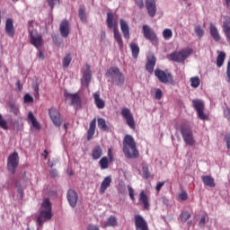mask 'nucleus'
<instances>
[{
  "instance_id": "ea45409f",
  "label": "nucleus",
  "mask_w": 230,
  "mask_h": 230,
  "mask_svg": "<svg viewBox=\"0 0 230 230\" xmlns=\"http://www.w3.org/2000/svg\"><path fill=\"white\" fill-rule=\"evenodd\" d=\"M163 37L165 40H170L173 37V31L171 29H164L163 31Z\"/></svg>"
},
{
  "instance_id": "a18cd8bd",
  "label": "nucleus",
  "mask_w": 230,
  "mask_h": 230,
  "mask_svg": "<svg viewBox=\"0 0 230 230\" xmlns=\"http://www.w3.org/2000/svg\"><path fill=\"white\" fill-rule=\"evenodd\" d=\"M0 127L4 130H8V122L3 119V115L0 114Z\"/></svg>"
},
{
  "instance_id": "393cba45",
  "label": "nucleus",
  "mask_w": 230,
  "mask_h": 230,
  "mask_svg": "<svg viewBox=\"0 0 230 230\" xmlns=\"http://www.w3.org/2000/svg\"><path fill=\"white\" fill-rule=\"evenodd\" d=\"M209 31L212 39H214L216 42H219L220 39L222 38L220 36V32H218V29L217 26H215V24L210 23Z\"/></svg>"
},
{
  "instance_id": "bf43d9fd",
  "label": "nucleus",
  "mask_w": 230,
  "mask_h": 230,
  "mask_svg": "<svg viewBox=\"0 0 230 230\" xmlns=\"http://www.w3.org/2000/svg\"><path fill=\"white\" fill-rule=\"evenodd\" d=\"M225 140H226L227 148H230V135H226L225 137Z\"/></svg>"
},
{
  "instance_id": "5701e85b",
  "label": "nucleus",
  "mask_w": 230,
  "mask_h": 230,
  "mask_svg": "<svg viewBox=\"0 0 230 230\" xmlns=\"http://www.w3.org/2000/svg\"><path fill=\"white\" fill-rule=\"evenodd\" d=\"M120 30L124 35V39H130V28L128 27V23L123 19L120 20Z\"/></svg>"
},
{
  "instance_id": "de8ad7c7",
  "label": "nucleus",
  "mask_w": 230,
  "mask_h": 230,
  "mask_svg": "<svg viewBox=\"0 0 230 230\" xmlns=\"http://www.w3.org/2000/svg\"><path fill=\"white\" fill-rule=\"evenodd\" d=\"M49 6H50L51 10L55 8V4H58L60 3V0H47Z\"/></svg>"
},
{
  "instance_id": "6ab92c4d",
  "label": "nucleus",
  "mask_w": 230,
  "mask_h": 230,
  "mask_svg": "<svg viewBox=\"0 0 230 230\" xmlns=\"http://www.w3.org/2000/svg\"><path fill=\"white\" fill-rule=\"evenodd\" d=\"M91 66L86 65L84 73L83 74V77L81 79L82 85L85 87H89V84L91 83Z\"/></svg>"
},
{
  "instance_id": "9d476101",
  "label": "nucleus",
  "mask_w": 230,
  "mask_h": 230,
  "mask_svg": "<svg viewBox=\"0 0 230 230\" xmlns=\"http://www.w3.org/2000/svg\"><path fill=\"white\" fill-rule=\"evenodd\" d=\"M64 96L66 100H70L72 105H74L76 110L82 109V98H80L78 93H69L67 91H65Z\"/></svg>"
},
{
  "instance_id": "5fc2aeb1",
  "label": "nucleus",
  "mask_w": 230,
  "mask_h": 230,
  "mask_svg": "<svg viewBox=\"0 0 230 230\" xmlns=\"http://www.w3.org/2000/svg\"><path fill=\"white\" fill-rule=\"evenodd\" d=\"M164 186V181H159L155 187L156 191H161V188H163Z\"/></svg>"
},
{
  "instance_id": "4be33fe9",
  "label": "nucleus",
  "mask_w": 230,
  "mask_h": 230,
  "mask_svg": "<svg viewBox=\"0 0 230 230\" xmlns=\"http://www.w3.org/2000/svg\"><path fill=\"white\" fill-rule=\"evenodd\" d=\"M111 183H112V177H111V176L105 177L104 180L101 183V187L99 190L100 193L101 194L105 193V191H107V188H109Z\"/></svg>"
},
{
  "instance_id": "79ce46f5",
  "label": "nucleus",
  "mask_w": 230,
  "mask_h": 230,
  "mask_svg": "<svg viewBox=\"0 0 230 230\" xmlns=\"http://www.w3.org/2000/svg\"><path fill=\"white\" fill-rule=\"evenodd\" d=\"M71 60H73V58L71 57V54H67L63 58V67H69V64H71Z\"/></svg>"
},
{
  "instance_id": "0eeeda50",
  "label": "nucleus",
  "mask_w": 230,
  "mask_h": 230,
  "mask_svg": "<svg viewBox=\"0 0 230 230\" xmlns=\"http://www.w3.org/2000/svg\"><path fill=\"white\" fill-rule=\"evenodd\" d=\"M192 107L195 109V111H197L199 119H202L203 121L208 119L209 117L204 113V109L206 107V105L204 104V101L199 99L193 100Z\"/></svg>"
},
{
  "instance_id": "2f4dec72",
  "label": "nucleus",
  "mask_w": 230,
  "mask_h": 230,
  "mask_svg": "<svg viewBox=\"0 0 230 230\" xmlns=\"http://www.w3.org/2000/svg\"><path fill=\"white\" fill-rule=\"evenodd\" d=\"M113 33H114V39L117 41L119 49H123V39L121 38L119 30L113 31Z\"/></svg>"
},
{
  "instance_id": "7ed1b4c3",
  "label": "nucleus",
  "mask_w": 230,
  "mask_h": 230,
  "mask_svg": "<svg viewBox=\"0 0 230 230\" xmlns=\"http://www.w3.org/2000/svg\"><path fill=\"white\" fill-rule=\"evenodd\" d=\"M53 217V213H51V201L49 199H45L42 201L40 216L37 218V222L39 226H42L44 222H48V220H51Z\"/></svg>"
},
{
  "instance_id": "c756f323",
  "label": "nucleus",
  "mask_w": 230,
  "mask_h": 230,
  "mask_svg": "<svg viewBox=\"0 0 230 230\" xmlns=\"http://www.w3.org/2000/svg\"><path fill=\"white\" fill-rule=\"evenodd\" d=\"M94 132H96V119H93L90 122V127H89V129L87 131V139L88 140L93 139V137L94 136Z\"/></svg>"
},
{
  "instance_id": "a878e982",
  "label": "nucleus",
  "mask_w": 230,
  "mask_h": 230,
  "mask_svg": "<svg viewBox=\"0 0 230 230\" xmlns=\"http://www.w3.org/2000/svg\"><path fill=\"white\" fill-rule=\"evenodd\" d=\"M202 182L205 186L208 188H215L217 184L215 183V179L211 175H205L201 177Z\"/></svg>"
},
{
  "instance_id": "680f3d73",
  "label": "nucleus",
  "mask_w": 230,
  "mask_h": 230,
  "mask_svg": "<svg viewBox=\"0 0 230 230\" xmlns=\"http://www.w3.org/2000/svg\"><path fill=\"white\" fill-rule=\"evenodd\" d=\"M108 157L110 161H112V149L111 148L108 149Z\"/></svg>"
},
{
  "instance_id": "a19ab883",
  "label": "nucleus",
  "mask_w": 230,
  "mask_h": 230,
  "mask_svg": "<svg viewBox=\"0 0 230 230\" xmlns=\"http://www.w3.org/2000/svg\"><path fill=\"white\" fill-rule=\"evenodd\" d=\"M189 218H191V214L188 211H183L180 215L181 222H188Z\"/></svg>"
},
{
  "instance_id": "338daca9",
  "label": "nucleus",
  "mask_w": 230,
  "mask_h": 230,
  "mask_svg": "<svg viewBox=\"0 0 230 230\" xmlns=\"http://www.w3.org/2000/svg\"><path fill=\"white\" fill-rule=\"evenodd\" d=\"M227 8H230V0H225Z\"/></svg>"
},
{
  "instance_id": "13d9d810",
  "label": "nucleus",
  "mask_w": 230,
  "mask_h": 230,
  "mask_svg": "<svg viewBox=\"0 0 230 230\" xmlns=\"http://www.w3.org/2000/svg\"><path fill=\"white\" fill-rule=\"evenodd\" d=\"M227 80L226 82H230V62H228L227 69H226Z\"/></svg>"
},
{
  "instance_id": "20e7f679",
  "label": "nucleus",
  "mask_w": 230,
  "mask_h": 230,
  "mask_svg": "<svg viewBox=\"0 0 230 230\" xmlns=\"http://www.w3.org/2000/svg\"><path fill=\"white\" fill-rule=\"evenodd\" d=\"M191 53H193V49L187 48L180 51H175L168 54L167 58L168 60H172V62H178V64H181L182 62H184V60H186V58H188V57H190V55H191Z\"/></svg>"
},
{
  "instance_id": "774afa93",
  "label": "nucleus",
  "mask_w": 230,
  "mask_h": 230,
  "mask_svg": "<svg viewBox=\"0 0 230 230\" xmlns=\"http://www.w3.org/2000/svg\"><path fill=\"white\" fill-rule=\"evenodd\" d=\"M43 155H44L45 159H48V151L45 150Z\"/></svg>"
},
{
  "instance_id": "c85d7f7f",
  "label": "nucleus",
  "mask_w": 230,
  "mask_h": 230,
  "mask_svg": "<svg viewBox=\"0 0 230 230\" xmlns=\"http://www.w3.org/2000/svg\"><path fill=\"white\" fill-rule=\"evenodd\" d=\"M139 202H142L144 209L150 208V202L148 201V196L145 193V190H142L139 195Z\"/></svg>"
},
{
  "instance_id": "72a5a7b5",
  "label": "nucleus",
  "mask_w": 230,
  "mask_h": 230,
  "mask_svg": "<svg viewBox=\"0 0 230 230\" xmlns=\"http://www.w3.org/2000/svg\"><path fill=\"white\" fill-rule=\"evenodd\" d=\"M130 49L132 51L133 58H137V57L139 55V46H137V44H136V43H131Z\"/></svg>"
},
{
  "instance_id": "6e6d98bb",
  "label": "nucleus",
  "mask_w": 230,
  "mask_h": 230,
  "mask_svg": "<svg viewBox=\"0 0 230 230\" xmlns=\"http://www.w3.org/2000/svg\"><path fill=\"white\" fill-rule=\"evenodd\" d=\"M135 3L138 8H143L145 6V3L143 0H135Z\"/></svg>"
},
{
  "instance_id": "39448f33",
  "label": "nucleus",
  "mask_w": 230,
  "mask_h": 230,
  "mask_svg": "<svg viewBox=\"0 0 230 230\" xmlns=\"http://www.w3.org/2000/svg\"><path fill=\"white\" fill-rule=\"evenodd\" d=\"M29 37L30 43L37 49H40V47L44 46V39H42V35L39 33L37 30H33L31 27H29Z\"/></svg>"
},
{
  "instance_id": "4468645a",
  "label": "nucleus",
  "mask_w": 230,
  "mask_h": 230,
  "mask_svg": "<svg viewBox=\"0 0 230 230\" xmlns=\"http://www.w3.org/2000/svg\"><path fill=\"white\" fill-rule=\"evenodd\" d=\"M118 17L116 14L112 13L111 12L107 13V26L110 30H113V31H118Z\"/></svg>"
},
{
  "instance_id": "37998d69",
  "label": "nucleus",
  "mask_w": 230,
  "mask_h": 230,
  "mask_svg": "<svg viewBox=\"0 0 230 230\" xmlns=\"http://www.w3.org/2000/svg\"><path fill=\"white\" fill-rule=\"evenodd\" d=\"M79 18L82 22H87V14H85V10L82 8L79 9Z\"/></svg>"
},
{
  "instance_id": "ddd939ff",
  "label": "nucleus",
  "mask_w": 230,
  "mask_h": 230,
  "mask_svg": "<svg viewBox=\"0 0 230 230\" xmlns=\"http://www.w3.org/2000/svg\"><path fill=\"white\" fill-rule=\"evenodd\" d=\"M143 34L145 39L146 40H150V42H157V35H155V32L152 28H150L148 25H143L142 27Z\"/></svg>"
},
{
  "instance_id": "864d4df0",
  "label": "nucleus",
  "mask_w": 230,
  "mask_h": 230,
  "mask_svg": "<svg viewBox=\"0 0 230 230\" xmlns=\"http://www.w3.org/2000/svg\"><path fill=\"white\" fill-rule=\"evenodd\" d=\"M199 226V227H204L206 226V216L201 217Z\"/></svg>"
},
{
  "instance_id": "6e6552de",
  "label": "nucleus",
  "mask_w": 230,
  "mask_h": 230,
  "mask_svg": "<svg viewBox=\"0 0 230 230\" xmlns=\"http://www.w3.org/2000/svg\"><path fill=\"white\" fill-rule=\"evenodd\" d=\"M122 118H124L128 127L132 130H136V120L134 119V115L128 108H123L120 111Z\"/></svg>"
},
{
  "instance_id": "c9c22d12",
  "label": "nucleus",
  "mask_w": 230,
  "mask_h": 230,
  "mask_svg": "<svg viewBox=\"0 0 230 230\" xmlns=\"http://www.w3.org/2000/svg\"><path fill=\"white\" fill-rule=\"evenodd\" d=\"M9 109H10L11 112H13V114H14V116H19L21 114V111H19V105L13 103V102L9 103Z\"/></svg>"
},
{
  "instance_id": "58836bf2",
  "label": "nucleus",
  "mask_w": 230,
  "mask_h": 230,
  "mask_svg": "<svg viewBox=\"0 0 230 230\" xmlns=\"http://www.w3.org/2000/svg\"><path fill=\"white\" fill-rule=\"evenodd\" d=\"M200 85V78L199 76H194L190 78V87L197 89Z\"/></svg>"
},
{
  "instance_id": "9b49d317",
  "label": "nucleus",
  "mask_w": 230,
  "mask_h": 230,
  "mask_svg": "<svg viewBox=\"0 0 230 230\" xmlns=\"http://www.w3.org/2000/svg\"><path fill=\"white\" fill-rule=\"evenodd\" d=\"M49 114L55 127H60V125H62V119H60V111L57 108H50L49 110Z\"/></svg>"
},
{
  "instance_id": "7c9ffc66",
  "label": "nucleus",
  "mask_w": 230,
  "mask_h": 230,
  "mask_svg": "<svg viewBox=\"0 0 230 230\" xmlns=\"http://www.w3.org/2000/svg\"><path fill=\"white\" fill-rule=\"evenodd\" d=\"M102 155H103V151L102 150V147L100 146H96L93 147L92 152L93 159L97 161V159H100V157H102Z\"/></svg>"
},
{
  "instance_id": "423d86ee",
  "label": "nucleus",
  "mask_w": 230,
  "mask_h": 230,
  "mask_svg": "<svg viewBox=\"0 0 230 230\" xmlns=\"http://www.w3.org/2000/svg\"><path fill=\"white\" fill-rule=\"evenodd\" d=\"M181 134L183 138L184 143L189 145V146H193L195 145V138L193 137V131L190 127L183 125L181 128Z\"/></svg>"
},
{
  "instance_id": "f3484780",
  "label": "nucleus",
  "mask_w": 230,
  "mask_h": 230,
  "mask_svg": "<svg viewBox=\"0 0 230 230\" xmlns=\"http://www.w3.org/2000/svg\"><path fill=\"white\" fill-rule=\"evenodd\" d=\"M66 199L71 208H76V202H78V193H76V191L69 190L66 194Z\"/></svg>"
},
{
  "instance_id": "69168bd1",
  "label": "nucleus",
  "mask_w": 230,
  "mask_h": 230,
  "mask_svg": "<svg viewBox=\"0 0 230 230\" xmlns=\"http://www.w3.org/2000/svg\"><path fill=\"white\" fill-rule=\"evenodd\" d=\"M34 92L36 93V96H39V84L34 85Z\"/></svg>"
},
{
  "instance_id": "49530a36",
  "label": "nucleus",
  "mask_w": 230,
  "mask_h": 230,
  "mask_svg": "<svg viewBox=\"0 0 230 230\" xmlns=\"http://www.w3.org/2000/svg\"><path fill=\"white\" fill-rule=\"evenodd\" d=\"M24 103H33V97L30 93H26L23 97Z\"/></svg>"
},
{
  "instance_id": "4c0bfd02",
  "label": "nucleus",
  "mask_w": 230,
  "mask_h": 230,
  "mask_svg": "<svg viewBox=\"0 0 230 230\" xmlns=\"http://www.w3.org/2000/svg\"><path fill=\"white\" fill-rule=\"evenodd\" d=\"M99 164L101 166V170H107V168H109V158H107L106 156L102 157L99 161Z\"/></svg>"
},
{
  "instance_id": "412c9836",
  "label": "nucleus",
  "mask_w": 230,
  "mask_h": 230,
  "mask_svg": "<svg viewBox=\"0 0 230 230\" xmlns=\"http://www.w3.org/2000/svg\"><path fill=\"white\" fill-rule=\"evenodd\" d=\"M146 8L147 10L148 15L151 17L155 16V0H146Z\"/></svg>"
},
{
  "instance_id": "f8f14e48",
  "label": "nucleus",
  "mask_w": 230,
  "mask_h": 230,
  "mask_svg": "<svg viewBox=\"0 0 230 230\" xmlns=\"http://www.w3.org/2000/svg\"><path fill=\"white\" fill-rule=\"evenodd\" d=\"M155 75L162 84H168V82H172L173 80L172 74L166 73L161 69H156Z\"/></svg>"
},
{
  "instance_id": "c03bdc74",
  "label": "nucleus",
  "mask_w": 230,
  "mask_h": 230,
  "mask_svg": "<svg viewBox=\"0 0 230 230\" xmlns=\"http://www.w3.org/2000/svg\"><path fill=\"white\" fill-rule=\"evenodd\" d=\"M194 31L199 39H202V37H204V30L201 29L200 26H196Z\"/></svg>"
},
{
  "instance_id": "e2e57ef3",
  "label": "nucleus",
  "mask_w": 230,
  "mask_h": 230,
  "mask_svg": "<svg viewBox=\"0 0 230 230\" xmlns=\"http://www.w3.org/2000/svg\"><path fill=\"white\" fill-rule=\"evenodd\" d=\"M87 230H99V229H98V226H93V225H90V226H88V229H87Z\"/></svg>"
},
{
  "instance_id": "473e14b6",
  "label": "nucleus",
  "mask_w": 230,
  "mask_h": 230,
  "mask_svg": "<svg viewBox=\"0 0 230 230\" xmlns=\"http://www.w3.org/2000/svg\"><path fill=\"white\" fill-rule=\"evenodd\" d=\"M116 226H118V220L114 216H111L104 223L105 227H116Z\"/></svg>"
},
{
  "instance_id": "aec40b11",
  "label": "nucleus",
  "mask_w": 230,
  "mask_h": 230,
  "mask_svg": "<svg viewBox=\"0 0 230 230\" xmlns=\"http://www.w3.org/2000/svg\"><path fill=\"white\" fill-rule=\"evenodd\" d=\"M5 33L8 37L13 38L15 35V28L13 27V20L8 18L5 22Z\"/></svg>"
},
{
  "instance_id": "09e8293b",
  "label": "nucleus",
  "mask_w": 230,
  "mask_h": 230,
  "mask_svg": "<svg viewBox=\"0 0 230 230\" xmlns=\"http://www.w3.org/2000/svg\"><path fill=\"white\" fill-rule=\"evenodd\" d=\"M142 172H143V174L145 175V177L146 179H148V177H150V172H148V166L147 165L143 166Z\"/></svg>"
},
{
  "instance_id": "2eb2a0df",
  "label": "nucleus",
  "mask_w": 230,
  "mask_h": 230,
  "mask_svg": "<svg viewBox=\"0 0 230 230\" xmlns=\"http://www.w3.org/2000/svg\"><path fill=\"white\" fill-rule=\"evenodd\" d=\"M135 226L137 230H148V224L140 215L135 216Z\"/></svg>"
},
{
  "instance_id": "cd10ccee",
  "label": "nucleus",
  "mask_w": 230,
  "mask_h": 230,
  "mask_svg": "<svg viewBox=\"0 0 230 230\" xmlns=\"http://www.w3.org/2000/svg\"><path fill=\"white\" fill-rule=\"evenodd\" d=\"M93 100L97 109H104L105 101L100 98V92H96L95 93H93Z\"/></svg>"
},
{
  "instance_id": "bb28decb",
  "label": "nucleus",
  "mask_w": 230,
  "mask_h": 230,
  "mask_svg": "<svg viewBox=\"0 0 230 230\" xmlns=\"http://www.w3.org/2000/svg\"><path fill=\"white\" fill-rule=\"evenodd\" d=\"M155 62H156V59L154 56H149L147 58V63L146 65V71H148V73H154V67H155Z\"/></svg>"
},
{
  "instance_id": "8fccbe9b",
  "label": "nucleus",
  "mask_w": 230,
  "mask_h": 230,
  "mask_svg": "<svg viewBox=\"0 0 230 230\" xmlns=\"http://www.w3.org/2000/svg\"><path fill=\"white\" fill-rule=\"evenodd\" d=\"M128 193L131 200L133 201L136 200V198L134 197V189H132L131 186H128Z\"/></svg>"
},
{
  "instance_id": "3c124183",
  "label": "nucleus",
  "mask_w": 230,
  "mask_h": 230,
  "mask_svg": "<svg viewBox=\"0 0 230 230\" xmlns=\"http://www.w3.org/2000/svg\"><path fill=\"white\" fill-rule=\"evenodd\" d=\"M162 98H163V91H161V89H156L155 90V99L161 100Z\"/></svg>"
},
{
  "instance_id": "f03ea898",
  "label": "nucleus",
  "mask_w": 230,
  "mask_h": 230,
  "mask_svg": "<svg viewBox=\"0 0 230 230\" xmlns=\"http://www.w3.org/2000/svg\"><path fill=\"white\" fill-rule=\"evenodd\" d=\"M106 76L108 78V82L118 85V87H121L125 84V75L118 66H111L106 72Z\"/></svg>"
},
{
  "instance_id": "603ef678",
  "label": "nucleus",
  "mask_w": 230,
  "mask_h": 230,
  "mask_svg": "<svg viewBox=\"0 0 230 230\" xmlns=\"http://www.w3.org/2000/svg\"><path fill=\"white\" fill-rule=\"evenodd\" d=\"M179 199L181 200H188V193H186V191H182L179 194Z\"/></svg>"
},
{
  "instance_id": "a211bd4d",
  "label": "nucleus",
  "mask_w": 230,
  "mask_h": 230,
  "mask_svg": "<svg viewBox=\"0 0 230 230\" xmlns=\"http://www.w3.org/2000/svg\"><path fill=\"white\" fill-rule=\"evenodd\" d=\"M27 121L28 123H31L35 130H40V128H42L40 123L37 120V117H35L32 111H29L27 115Z\"/></svg>"
},
{
  "instance_id": "e433bc0d",
  "label": "nucleus",
  "mask_w": 230,
  "mask_h": 230,
  "mask_svg": "<svg viewBox=\"0 0 230 230\" xmlns=\"http://www.w3.org/2000/svg\"><path fill=\"white\" fill-rule=\"evenodd\" d=\"M224 60H226V54L224 52H220L217 58V67H222L224 66Z\"/></svg>"
},
{
  "instance_id": "f257e3e1",
  "label": "nucleus",
  "mask_w": 230,
  "mask_h": 230,
  "mask_svg": "<svg viewBox=\"0 0 230 230\" xmlns=\"http://www.w3.org/2000/svg\"><path fill=\"white\" fill-rule=\"evenodd\" d=\"M122 146L123 154L127 159H137L139 157V150H137V144L134 137L126 135Z\"/></svg>"
},
{
  "instance_id": "4d7b16f0",
  "label": "nucleus",
  "mask_w": 230,
  "mask_h": 230,
  "mask_svg": "<svg viewBox=\"0 0 230 230\" xmlns=\"http://www.w3.org/2000/svg\"><path fill=\"white\" fill-rule=\"evenodd\" d=\"M224 114H225V118H227L230 121V109L229 108H226L224 110Z\"/></svg>"
},
{
  "instance_id": "f704fd0d",
  "label": "nucleus",
  "mask_w": 230,
  "mask_h": 230,
  "mask_svg": "<svg viewBox=\"0 0 230 230\" xmlns=\"http://www.w3.org/2000/svg\"><path fill=\"white\" fill-rule=\"evenodd\" d=\"M98 128L101 130H103L104 132H107V130H109V126H107V122L104 120V119H98Z\"/></svg>"
},
{
  "instance_id": "b1692460",
  "label": "nucleus",
  "mask_w": 230,
  "mask_h": 230,
  "mask_svg": "<svg viewBox=\"0 0 230 230\" xmlns=\"http://www.w3.org/2000/svg\"><path fill=\"white\" fill-rule=\"evenodd\" d=\"M223 31L226 37V40L230 42V18L225 17V21L223 22Z\"/></svg>"
},
{
  "instance_id": "1a4fd4ad",
  "label": "nucleus",
  "mask_w": 230,
  "mask_h": 230,
  "mask_svg": "<svg viewBox=\"0 0 230 230\" xmlns=\"http://www.w3.org/2000/svg\"><path fill=\"white\" fill-rule=\"evenodd\" d=\"M17 166H19V154L14 152L7 159V168L11 173H15Z\"/></svg>"
},
{
  "instance_id": "dca6fc26",
  "label": "nucleus",
  "mask_w": 230,
  "mask_h": 230,
  "mask_svg": "<svg viewBox=\"0 0 230 230\" xmlns=\"http://www.w3.org/2000/svg\"><path fill=\"white\" fill-rule=\"evenodd\" d=\"M59 31L62 37L64 39H67L69 37V33L71 31V29L69 27V21L63 20L59 25Z\"/></svg>"
},
{
  "instance_id": "052dcab7",
  "label": "nucleus",
  "mask_w": 230,
  "mask_h": 230,
  "mask_svg": "<svg viewBox=\"0 0 230 230\" xmlns=\"http://www.w3.org/2000/svg\"><path fill=\"white\" fill-rule=\"evenodd\" d=\"M38 57L39 58H40L41 60H44V53H42V51H40V49H38Z\"/></svg>"
},
{
  "instance_id": "0e129e2a",
  "label": "nucleus",
  "mask_w": 230,
  "mask_h": 230,
  "mask_svg": "<svg viewBox=\"0 0 230 230\" xmlns=\"http://www.w3.org/2000/svg\"><path fill=\"white\" fill-rule=\"evenodd\" d=\"M50 175H51L52 177H57V170L52 169V170L50 171Z\"/></svg>"
}]
</instances>
